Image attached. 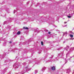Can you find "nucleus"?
I'll list each match as a JSON object with an SVG mask.
<instances>
[{
	"label": "nucleus",
	"instance_id": "39448f33",
	"mask_svg": "<svg viewBox=\"0 0 74 74\" xmlns=\"http://www.w3.org/2000/svg\"><path fill=\"white\" fill-rule=\"evenodd\" d=\"M41 44L42 45H43V42L42 41L41 42Z\"/></svg>",
	"mask_w": 74,
	"mask_h": 74
},
{
	"label": "nucleus",
	"instance_id": "f257e3e1",
	"mask_svg": "<svg viewBox=\"0 0 74 74\" xmlns=\"http://www.w3.org/2000/svg\"><path fill=\"white\" fill-rule=\"evenodd\" d=\"M55 66H53L51 67V70H55Z\"/></svg>",
	"mask_w": 74,
	"mask_h": 74
},
{
	"label": "nucleus",
	"instance_id": "423d86ee",
	"mask_svg": "<svg viewBox=\"0 0 74 74\" xmlns=\"http://www.w3.org/2000/svg\"><path fill=\"white\" fill-rule=\"evenodd\" d=\"M68 18H71V16H68Z\"/></svg>",
	"mask_w": 74,
	"mask_h": 74
},
{
	"label": "nucleus",
	"instance_id": "20e7f679",
	"mask_svg": "<svg viewBox=\"0 0 74 74\" xmlns=\"http://www.w3.org/2000/svg\"><path fill=\"white\" fill-rule=\"evenodd\" d=\"M70 37H71L73 38V35H70Z\"/></svg>",
	"mask_w": 74,
	"mask_h": 74
},
{
	"label": "nucleus",
	"instance_id": "0eeeda50",
	"mask_svg": "<svg viewBox=\"0 0 74 74\" xmlns=\"http://www.w3.org/2000/svg\"><path fill=\"white\" fill-rule=\"evenodd\" d=\"M65 34H67V32H66L65 33Z\"/></svg>",
	"mask_w": 74,
	"mask_h": 74
},
{
	"label": "nucleus",
	"instance_id": "f03ea898",
	"mask_svg": "<svg viewBox=\"0 0 74 74\" xmlns=\"http://www.w3.org/2000/svg\"><path fill=\"white\" fill-rule=\"evenodd\" d=\"M23 29H26L27 30H28V29H29V28H28L25 27H23Z\"/></svg>",
	"mask_w": 74,
	"mask_h": 74
},
{
	"label": "nucleus",
	"instance_id": "7ed1b4c3",
	"mask_svg": "<svg viewBox=\"0 0 74 74\" xmlns=\"http://www.w3.org/2000/svg\"><path fill=\"white\" fill-rule=\"evenodd\" d=\"M21 34V32L20 31L18 32L17 33V34H18V35H19Z\"/></svg>",
	"mask_w": 74,
	"mask_h": 74
},
{
	"label": "nucleus",
	"instance_id": "1a4fd4ad",
	"mask_svg": "<svg viewBox=\"0 0 74 74\" xmlns=\"http://www.w3.org/2000/svg\"><path fill=\"white\" fill-rule=\"evenodd\" d=\"M12 42L11 41L10 42H9V43H10V44H11V43Z\"/></svg>",
	"mask_w": 74,
	"mask_h": 74
},
{
	"label": "nucleus",
	"instance_id": "9d476101",
	"mask_svg": "<svg viewBox=\"0 0 74 74\" xmlns=\"http://www.w3.org/2000/svg\"><path fill=\"white\" fill-rule=\"evenodd\" d=\"M65 23H66L65 22Z\"/></svg>",
	"mask_w": 74,
	"mask_h": 74
},
{
	"label": "nucleus",
	"instance_id": "6e6552de",
	"mask_svg": "<svg viewBox=\"0 0 74 74\" xmlns=\"http://www.w3.org/2000/svg\"><path fill=\"white\" fill-rule=\"evenodd\" d=\"M51 32H48V34H51Z\"/></svg>",
	"mask_w": 74,
	"mask_h": 74
}]
</instances>
